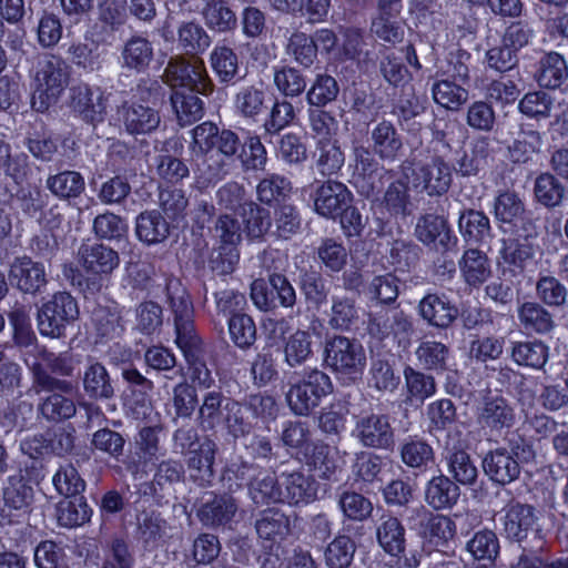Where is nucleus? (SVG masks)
Listing matches in <instances>:
<instances>
[{"instance_id": "obj_1", "label": "nucleus", "mask_w": 568, "mask_h": 568, "mask_svg": "<svg viewBox=\"0 0 568 568\" xmlns=\"http://www.w3.org/2000/svg\"><path fill=\"white\" fill-rule=\"evenodd\" d=\"M166 288L174 315L175 344L190 365L192 381L207 388L213 383V378L202 361L201 342L193 328V306L189 294L178 280L169 281Z\"/></svg>"}, {"instance_id": "obj_2", "label": "nucleus", "mask_w": 568, "mask_h": 568, "mask_svg": "<svg viewBox=\"0 0 568 568\" xmlns=\"http://www.w3.org/2000/svg\"><path fill=\"white\" fill-rule=\"evenodd\" d=\"M191 159L206 181L217 178L224 166V159L233 158L240 148L237 135L230 130L220 131L212 122H203L192 131Z\"/></svg>"}, {"instance_id": "obj_3", "label": "nucleus", "mask_w": 568, "mask_h": 568, "mask_svg": "<svg viewBox=\"0 0 568 568\" xmlns=\"http://www.w3.org/2000/svg\"><path fill=\"white\" fill-rule=\"evenodd\" d=\"M69 67L60 57L39 59L32 75V108L44 112L55 105L69 84Z\"/></svg>"}, {"instance_id": "obj_4", "label": "nucleus", "mask_w": 568, "mask_h": 568, "mask_svg": "<svg viewBox=\"0 0 568 568\" xmlns=\"http://www.w3.org/2000/svg\"><path fill=\"white\" fill-rule=\"evenodd\" d=\"M327 367L347 379L357 378L366 366V353L361 343L345 336H334L324 348Z\"/></svg>"}, {"instance_id": "obj_5", "label": "nucleus", "mask_w": 568, "mask_h": 568, "mask_svg": "<svg viewBox=\"0 0 568 568\" xmlns=\"http://www.w3.org/2000/svg\"><path fill=\"white\" fill-rule=\"evenodd\" d=\"M78 317L79 306L75 298L70 293L58 292L40 306L37 316L38 328L43 336L58 338Z\"/></svg>"}, {"instance_id": "obj_6", "label": "nucleus", "mask_w": 568, "mask_h": 568, "mask_svg": "<svg viewBox=\"0 0 568 568\" xmlns=\"http://www.w3.org/2000/svg\"><path fill=\"white\" fill-rule=\"evenodd\" d=\"M244 234H247L246 223L240 216V213L231 212L222 214L216 221L214 227V237L219 241L217 256L213 257V263H219L215 267L222 273L232 272L239 261L237 245L242 242Z\"/></svg>"}, {"instance_id": "obj_7", "label": "nucleus", "mask_w": 568, "mask_h": 568, "mask_svg": "<svg viewBox=\"0 0 568 568\" xmlns=\"http://www.w3.org/2000/svg\"><path fill=\"white\" fill-rule=\"evenodd\" d=\"M332 389L329 376L313 369L292 384L286 394V400L294 414L304 416L317 407L322 398L331 394Z\"/></svg>"}, {"instance_id": "obj_8", "label": "nucleus", "mask_w": 568, "mask_h": 568, "mask_svg": "<svg viewBox=\"0 0 568 568\" xmlns=\"http://www.w3.org/2000/svg\"><path fill=\"white\" fill-rule=\"evenodd\" d=\"M219 201L232 212L240 213L246 223L247 234L262 237L271 226L270 212L252 202H244V190L236 183L227 184L217 192Z\"/></svg>"}, {"instance_id": "obj_9", "label": "nucleus", "mask_w": 568, "mask_h": 568, "mask_svg": "<svg viewBox=\"0 0 568 568\" xmlns=\"http://www.w3.org/2000/svg\"><path fill=\"white\" fill-rule=\"evenodd\" d=\"M164 78L175 91L207 94L212 90L204 62L196 57L171 59L165 68Z\"/></svg>"}, {"instance_id": "obj_10", "label": "nucleus", "mask_w": 568, "mask_h": 568, "mask_svg": "<svg viewBox=\"0 0 568 568\" xmlns=\"http://www.w3.org/2000/svg\"><path fill=\"white\" fill-rule=\"evenodd\" d=\"M409 170L414 176L410 181L412 185L416 189L420 187L430 196L442 195L450 186L452 168L440 158H432Z\"/></svg>"}, {"instance_id": "obj_11", "label": "nucleus", "mask_w": 568, "mask_h": 568, "mask_svg": "<svg viewBox=\"0 0 568 568\" xmlns=\"http://www.w3.org/2000/svg\"><path fill=\"white\" fill-rule=\"evenodd\" d=\"M77 260L89 276L100 281L120 264L118 252L99 243H83L78 250Z\"/></svg>"}, {"instance_id": "obj_12", "label": "nucleus", "mask_w": 568, "mask_h": 568, "mask_svg": "<svg viewBox=\"0 0 568 568\" xmlns=\"http://www.w3.org/2000/svg\"><path fill=\"white\" fill-rule=\"evenodd\" d=\"M353 436L366 447L386 448L393 443V429L388 417L365 413L357 417Z\"/></svg>"}, {"instance_id": "obj_13", "label": "nucleus", "mask_w": 568, "mask_h": 568, "mask_svg": "<svg viewBox=\"0 0 568 568\" xmlns=\"http://www.w3.org/2000/svg\"><path fill=\"white\" fill-rule=\"evenodd\" d=\"M467 78V67L459 64L456 68V75L437 79L432 85L434 101L447 110H458L468 100V91L464 87Z\"/></svg>"}, {"instance_id": "obj_14", "label": "nucleus", "mask_w": 568, "mask_h": 568, "mask_svg": "<svg viewBox=\"0 0 568 568\" xmlns=\"http://www.w3.org/2000/svg\"><path fill=\"white\" fill-rule=\"evenodd\" d=\"M241 479H250V497L256 505H266L270 503H281V488L274 474L258 470L255 467L243 464L236 470Z\"/></svg>"}, {"instance_id": "obj_15", "label": "nucleus", "mask_w": 568, "mask_h": 568, "mask_svg": "<svg viewBox=\"0 0 568 568\" xmlns=\"http://www.w3.org/2000/svg\"><path fill=\"white\" fill-rule=\"evenodd\" d=\"M352 199V193L345 184L327 180L315 190L314 210L321 216L335 219L351 205Z\"/></svg>"}, {"instance_id": "obj_16", "label": "nucleus", "mask_w": 568, "mask_h": 568, "mask_svg": "<svg viewBox=\"0 0 568 568\" xmlns=\"http://www.w3.org/2000/svg\"><path fill=\"white\" fill-rule=\"evenodd\" d=\"M70 106L83 120L98 123L103 121L106 112V98L100 88L78 84L70 90Z\"/></svg>"}, {"instance_id": "obj_17", "label": "nucleus", "mask_w": 568, "mask_h": 568, "mask_svg": "<svg viewBox=\"0 0 568 568\" xmlns=\"http://www.w3.org/2000/svg\"><path fill=\"white\" fill-rule=\"evenodd\" d=\"M501 518L504 532L507 538L521 541L530 532L536 531L537 516L531 506L510 504L505 508Z\"/></svg>"}, {"instance_id": "obj_18", "label": "nucleus", "mask_w": 568, "mask_h": 568, "mask_svg": "<svg viewBox=\"0 0 568 568\" xmlns=\"http://www.w3.org/2000/svg\"><path fill=\"white\" fill-rule=\"evenodd\" d=\"M9 277L22 292L34 293L45 284V270L30 257H17L11 264Z\"/></svg>"}, {"instance_id": "obj_19", "label": "nucleus", "mask_w": 568, "mask_h": 568, "mask_svg": "<svg viewBox=\"0 0 568 568\" xmlns=\"http://www.w3.org/2000/svg\"><path fill=\"white\" fill-rule=\"evenodd\" d=\"M379 547L389 556L398 557L405 550L406 530L402 521L390 515L379 518L375 529Z\"/></svg>"}, {"instance_id": "obj_20", "label": "nucleus", "mask_w": 568, "mask_h": 568, "mask_svg": "<svg viewBox=\"0 0 568 568\" xmlns=\"http://www.w3.org/2000/svg\"><path fill=\"white\" fill-rule=\"evenodd\" d=\"M514 420V409L501 396L485 398L478 409V423L483 428L500 430L513 426Z\"/></svg>"}, {"instance_id": "obj_21", "label": "nucleus", "mask_w": 568, "mask_h": 568, "mask_svg": "<svg viewBox=\"0 0 568 568\" xmlns=\"http://www.w3.org/2000/svg\"><path fill=\"white\" fill-rule=\"evenodd\" d=\"M119 116L130 134H146L158 128L160 116L153 109L136 103H125Z\"/></svg>"}, {"instance_id": "obj_22", "label": "nucleus", "mask_w": 568, "mask_h": 568, "mask_svg": "<svg viewBox=\"0 0 568 568\" xmlns=\"http://www.w3.org/2000/svg\"><path fill=\"white\" fill-rule=\"evenodd\" d=\"M420 316L436 327H448L457 317V308L445 297L437 294L426 295L418 305Z\"/></svg>"}, {"instance_id": "obj_23", "label": "nucleus", "mask_w": 568, "mask_h": 568, "mask_svg": "<svg viewBox=\"0 0 568 568\" xmlns=\"http://www.w3.org/2000/svg\"><path fill=\"white\" fill-rule=\"evenodd\" d=\"M278 485L281 503L290 505L308 504L316 495L313 483L301 473L282 474Z\"/></svg>"}, {"instance_id": "obj_24", "label": "nucleus", "mask_w": 568, "mask_h": 568, "mask_svg": "<svg viewBox=\"0 0 568 568\" xmlns=\"http://www.w3.org/2000/svg\"><path fill=\"white\" fill-rule=\"evenodd\" d=\"M302 457L320 477L324 478L334 474L342 462L341 453L335 446L322 443L307 446Z\"/></svg>"}, {"instance_id": "obj_25", "label": "nucleus", "mask_w": 568, "mask_h": 568, "mask_svg": "<svg viewBox=\"0 0 568 568\" xmlns=\"http://www.w3.org/2000/svg\"><path fill=\"white\" fill-rule=\"evenodd\" d=\"M103 40V37L97 31V27L87 31L84 41L71 44L68 50L73 63L90 71L98 69L101 64L99 48Z\"/></svg>"}, {"instance_id": "obj_26", "label": "nucleus", "mask_w": 568, "mask_h": 568, "mask_svg": "<svg viewBox=\"0 0 568 568\" xmlns=\"http://www.w3.org/2000/svg\"><path fill=\"white\" fill-rule=\"evenodd\" d=\"M459 271L466 284L479 287L490 277L491 265L485 253L470 248L464 252Z\"/></svg>"}, {"instance_id": "obj_27", "label": "nucleus", "mask_w": 568, "mask_h": 568, "mask_svg": "<svg viewBox=\"0 0 568 568\" xmlns=\"http://www.w3.org/2000/svg\"><path fill=\"white\" fill-rule=\"evenodd\" d=\"M485 473L496 483L508 484L519 475V464L505 449H496L483 462Z\"/></svg>"}, {"instance_id": "obj_28", "label": "nucleus", "mask_w": 568, "mask_h": 568, "mask_svg": "<svg viewBox=\"0 0 568 568\" xmlns=\"http://www.w3.org/2000/svg\"><path fill=\"white\" fill-rule=\"evenodd\" d=\"M170 227V222L158 211H146L136 217L135 234L141 242L153 245L169 236Z\"/></svg>"}, {"instance_id": "obj_29", "label": "nucleus", "mask_w": 568, "mask_h": 568, "mask_svg": "<svg viewBox=\"0 0 568 568\" xmlns=\"http://www.w3.org/2000/svg\"><path fill=\"white\" fill-rule=\"evenodd\" d=\"M216 452V445L213 440L205 438L196 444V447L190 452L189 468L191 476L200 485L210 481L213 475V462Z\"/></svg>"}, {"instance_id": "obj_30", "label": "nucleus", "mask_w": 568, "mask_h": 568, "mask_svg": "<svg viewBox=\"0 0 568 568\" xmlns=\"http://www.w3.org/2000/svg\"><path fill=\"white\" fill-rule=\"evenodd\" d=\"M493 214L500 225L516 226L525 220V204L515 192L504 191L494 200Z\"/></svg>"}, {"instance_id": "obj_31", "label": "nucleus", "mask_w": 568, "mask_h": 568, "mask_svg": "<svg viewBox=\"0 0 568 568\" xmlns=\"http://www.w3.org/2000/svg\"><path fill=\"white\" fill-rule=\"evenodd\" d=\"M458 498V486L444 475L432 478L425 489V500L434 509L450 508Z\"/></svg>"}, {"instance_id": "obj_32", "label": "nucleus", "mask_w": 568, "mask_h": 568, "mask_svg": "<svg viewBox=\"0 0 568 568\" xmlns=\"http://www.w3.org/2000/svg\"><path fill=\"white\" fill-rule=\"evenodd\" d=\"M458 227L465 241L484 244L490 239L489 219L479 211L469 210L459 216Z\"/></svg>"}, {"instance_id": "obj_33", "label": "nucleus", "mask_w": 568, "mask_h": 568, "mask_svg": "<svg viewBox=\"0 0 568 568\" xmlns=\"http://www.w3.org/2000/svg\"><path fill=\"white\" fill-rule=\"evenodd\" d=\"M267 98L263 85L243 87L234 98V108L242 116L254 119L265 110Z\"/></svg>"}, {"instance_id": "obj_34", "label": "nucleus", "mask_w": 568, "mask_h": 568, "mask_svg": "<svg viewBox=\"0 0 568 568\" xmlns=\"http://www.w3.org/2000/svg\"><path fill=\"white\" fill-rule=\"evenodd\" d=\"M375 153L385 160H394L402 149V140L392 123L383 121L371 133Z\"/></svg>"}, {"instance_id": "obj_35", "label": "nucleus", "mask_w": 568, "mask_h": 568, "mask_svg": "<svg viewBox=\"0 0 568 568\" xmlns=\"http://www.w3.org/2000/svg\"><path fill=\"white\" fill-rule=\"evenodd\" d=\"M255 527L260 538L278 542L288 534L290 520L280 510L267 509L261 514Z\"/></svg>"}, {"instance_id": "obj_36", "label": "nucleus", "mask_w": 568, "mask_h": 568, "mask_svg": "<svg viewBox=\"0 0 568 568\" xmlns=\"http://www.w3.org/2000/svg\"><path fill=\"white\" fill-rule=\"evenodd\" d=\"M61 500L57 506V519L63 527L82 526L90 520L92 510L83 497H72Z\"/></svg>"}, {"instance_id": "obj_37", "label": "nucleus", "mask_w": 568, "mask_h": 568, "mask_svg": "<svg viewBox=\"0 0 568 568\" xmlns=\"http://www.w3.org/2000/svg\"><path fill=\"white\" fill-rule=\"evenodd\" d=\"M4 509L19 511V515H26L33 499V489L21 477H12L9 479L8 486L4 488Z\"/></svg>"}, {"instance_id": "obj_38", "label": "nucleus", "mask_w": 568, "mask_h": 568, "mask_svg": "<svg viewBox=\"0 0 568 568\" xmlns=\"http://www.w3.org/2000/svg\"><path fill=\"white\" fill-rule=\"evenodd\" d=\"M568 75V67L562 55L557 52L546 54L537 74V81L545 88L559 87Z\"/></svg>"}, {"instance_id": "obj_39", "label": "nucleus", "mask_w": 568, "mask_h": 568, "mask_svg": "<svg viewBox=\"0 0 568 568\" xmlns=\"http://www.w3.org/2000/svg\"><path fill=\"white\" fill-rule=\"evenodd\" d=\"M313 354V338L308 331L297 329L285 339V362L294 367L305 363Z\"/></svg>"}, {"instance_id": "obj_40", "label": "nucleus", "mask_w": 568, "mask_h": 568, "mask_svg": "<svg viewBox=\"0 0 568 568\" xmlns=\"http://www.w3.org/2000/svg\"><path fill=\"white\" fill-rule=\"evenodd\" d=\"M511 357L520 366L540 369L548 361L549 348L541 342H519L514 344Z\"/></svg>"}, {"instance_id": "obj_41", "label": "nucleus", "mask_w": 568, "mask_h": 568, "mask_svg": "<svg viewBox=\"0 0 568 568\" xmlns=\"http://www.w3.org/2000/svg\"><path fill=\"white\" fill-rule=\"evenodd\" d=\"M446 462L448 473L455 480L463 485H470L475 481L477 468L464 449L447 446Z\"/></svg>"}, {"instance_id": "obj_42", "label": "nucleus", "mask_w": 568, "mask_h": 568, "mask_svg": "<svg viewBox=\"0 0 568 568\" xmlns=\"http://www.w3.org/2000/svg\"><path fill=\"white\" fill-rule=\"evenodd\" d=\"M83 388L92 398H110L113 387L106 368L100 363L90 364L83 374Z\"/></svg>"}, {"instance_id": "obj_43", "label": "nucleus", "mask_w": 568, "mask_h": 568, "mask_svg": "<svg viewBox=\"0 0 568 568\" xmlns=\"http://www.w3.org/2000/svg\"><path fill=\"white\" fill-rule=\"evenodd\" d=\"M203 18L205 24L214 31L225 32L236 26L235 13L223 0H203Z\"/></svg>"}, {"instance_id": "obj_44", "label": "nucleus", "mask_w": 568, "mask_h": 568, "mask_svg": "<svg viewBox=\"0 0 568 568\" xmlns=\"http://www.w3.org/2000/svg\"><path fill=\"white\" fill-rule=\"evenodd\" d=\"M121 57L123 67L141 71L151 62L153 48L146 39L132 37L125 42Z\"/></svg>"}, {"instance_id": "obj_45", "label": "nucleus", "mask_w": 568, "mask_h": 568, "mask_svg": "<svg viewBox=\"0 0 568 568\" xmlns=\"http://www.w3.org/2000/svg\"><path fill=\"white\" fill-rule=\"evenodd\" d=\"M518 318L528 332L547 333L554 326L550 313L535 302L521 304L518 308Z\"/></svg>"}, {"instance_id": "obj_46", "label": "nucleus", "mask_w": 568, "mask_h": 568, "mask_svg": "<svg viewBox=\"0 0 568 568\" xmlns=\"http://www.w3.org/2000/svg\"><path fill=\"white\" fill-rule=\"evenodd\" d=\"M84 185V179L75 171H63L50 175L47 180V187L60 199L79 196L83 192Z\"/></svg>"}, {"instance_id": "obj_47", "label": "nucleus", "mask_w": 568, "mask_h": 568, "mask_svg": "<svg viewBox=\"0 0 568 568\" xmlns=\"http://www.w3.org/2000/svg\"><path fill=\"white\" fill-rule=\"evenodd\" d=\"M416 237L424 244H434L437 240L442 244L449 240V231L444 217L436 214L422 215L415 226Z\"/></svg>"}, {"instance_id": "obj_48", "label": "nucleus", "mask_w": 568, "mask_h": 568, "mask_svg": "<svg viewBox=\"0 0 568 568\" xmlns=\"http://www.w3.org/2000/svg\"><path fill=\"white\" fill-rule=\"evenodd\" d=\"M194 93L174 91L171 97L172 106L181 125L190 124L203 115V102Z\"/></svg>"}, {"instance_id": "obj_49", "label": "nucleus", "mask_w": 568, "mask_h": 568, "mask_svg": "<svg viewBox=\"0 0 568 568\" xmlns=\"http://www.w3.org/2000/svg\"><path fill=\"white\" fill-rule=\"evenodd\" d=\"M55 490L67 498L77 497L85 489V481L71 464L61 465L52 477Z\"/></svg>"}, {"instance_id": "obj_50", "label": "nucleus", "mask_w": 568, "mask_h": 568, "mask_svg": "<svg viewBox=\"0 0 568 568\" xmlns=\"http://www.w3.org/2000/svg\"><path fill=\"white\" fill-rule=\"evenodd\" d=\"M466 549L477 560H494L499 554V540L493 530L483 529L467 541Z\"/></svg>"}, {"instance_id": "obj_51", "label": "nucleus", "mask_w": 568, "mask_h": 568, "mask_svg": "<svg viewBox=\"0 0 568 568\" xmlns=\"http://www.w3.org/2000/svg\"><path fill=\"white\" fill-rule=\"evenodd\" d=\"M532 255V250L527 244H519L514 241H503L498 263L515 274L523 271L526 262L530 260Z\"/></svg>"}, {"instance_id": "obj_52", "label": "nucleus", "mask_w": 568, "mask_h": 568, "mask_svg": "<svg viewBox=\"0 0 568 568\" xmlns=\"http://www.w3.org/2000/svg\"><path fill=\"white\" fill-rule=\"evenodd\" d=\"M355 554V542L351 537L341 535L328 544L325 550V562L328 568H347Z\"/></svg>"}, {"instance_id": "obj_53", "label": "nucleus", "mask_w": 568, "mask_h": 568, "mask_svg": "<svg viewBox=\"0 0 568 568\" xmlns=\"http://www.w3.org/2000/svg\"><path fill=\"white\" fill-rule=\"evenodd\" d=\"M415 355L423 368L443 371L446 367L448 348L440 342L423 341L416 348Z\"/></svg>"}, {"instance_id": "obj_54", "label": "nucleus", "mask_w": 568, "mask_h": 568, "mask_svg": "<svg viewBox=\"0 0 568 568\" xmlns=\"http://www.w3.org/2000/svg\"><path fill=\"white\" fill-rule=\"evenodd\" d=\"M538 298L550 307H561L568 302L567 287L555 276H541L536 284Z\"/></svg>"}, {"instance_id": "obj_55", "label": "nucleus", "mask_w": 568, "mask_h": 568, "mask_svg": "<svg viewBox=\"0 0 568 568\" xmlns=\"http://www.w3.org/2000/svg\"><path fill=\"white\" fill-rule=\"evenodd\" d=\"M224 398L219 392H209L199 410L200 424L205 429H212L223 422L226 414L223 405Z\"/></svg>"}, {"instance_id": "obj_56", "label": "nucleus", "mask_w": 568, "mask_h": 568, "mask_svg": "<svg viewBox=\"0 0 568 568\" xmlns=\"http://www.w3.org/2000/svg\"><path fill=\"white\" fill-rule=\"evenodd\" d=\"M236 509L237 506L231 497H220L211 503H205L200 516L202 521L207 525H221L227 523Z\"/></svg>"}, {"instance_id": "obj_57", "label": "nucleus", "mask_w": 568, "mask_h": 568, "mask_svg": "<svg viewBox=\"0 0 568 568\" xmlns=\"http://www.w3.org/2000/svg\"><path fill=\"white\" fill-rule=\"evenodd\" d=\"M535 194L541 204L554 207L561 203L565 187L554 175L545 173L535 182Z\"/></svg>"}, {"instance_id": "obj_58", "label": "nucleus", "mask_w": 568, "mask_h": 568, "mask_svg": "<svg viewBox=\"0 0 568 568\" xmlns=\"http://www.w3.org/2000/svg\"><path fill=\"white\" fill-rule=\"evenodd\" d=\"M139 534L151 547L159 546L169 537L166 523L156 514H145L139 519Z\"/></svg>"}, {"instance_id": "obj_59", "label": "nucleus", "mask_w": 568, "mask_h": 568, "mask_svg": "<svg viewBox=\"0 0 568 568\" xmlns=\"http://www.w3.org/2000/svg\"><path fill=\"white\" fill-rule=\"evenodd\" d=\"M210 43V37L201 26L187 22L179 28V44L187 53L202 52Z\"/></svg>"}, {"instance_id": "obj_60", "label": "nucleus", "mask_w": 568, "mask_h": 568, "mask_svg": "<svg viewBox=\"0 0 568 568\" xmlns=\"http://www.w3.org/2000/svg\"><path fill=\"white\" fill-rule=\"evenodd\" d=\"M229 333L233 343L240 348L250 347L256 339V326L246 314L229 318Z\"/></svg>"}, {"instance_id": "obj_61", "label": "nucleus", "mask_w": 568, "mask_h": 568, "mask_svg": "<svg viewBox=\"0 0 568 568\" xmlns=\"http://www.w3.org/2000/svg\"><path fill=\"white\" fill-rule=\"evenodd\" d=\"M211 65L221 81L232 80L239 69L236 54L227 47H215L211 52Z\"/></svg>"}, {"instance_id": "obj_62", "label": "nucleus", "mask_w": 568, "mask_h": 568, "mask_svg": "<svg viewBox=\"0 0 568 568\" xmlns=\"http://www.w3.org/2000/svg\"><path fill=\"white\" fill-rule=\"evenodd\" d=\"M384 205L390 215L405 217L409 214V196L405 182L398 180L387 187Z\"/></svg>"}, {"instance_id": "obj_63", "label": "nucleus", "mask_w": 568, "mask_h": 568, "mask_svg": "<svg viewBox=\"0 0 568 568\" xmlns=\"http://www.w3.org/2000/svg\"><path fill=\"white\" fill-rule=\"evenodd\" d=\"M274 84L286 97L300 95L306 88V81L302 73L292 67L275 70Z\"/></svg>"}, {"instance_id": "obj_64", "label": "nucleus", "mask_w": 568, "mask_h": 568, "mask_svg": "<svg viewBox=\"0 0 568 568\" xmlns=\"http://www.w3.org/2000/svg\"><path fill=\"white\" fill-rule=\"evenodd\" d=\"M33 560L37 568H67L63 549L51 540L37 546Z\"/></svg>"}]
</instances>
